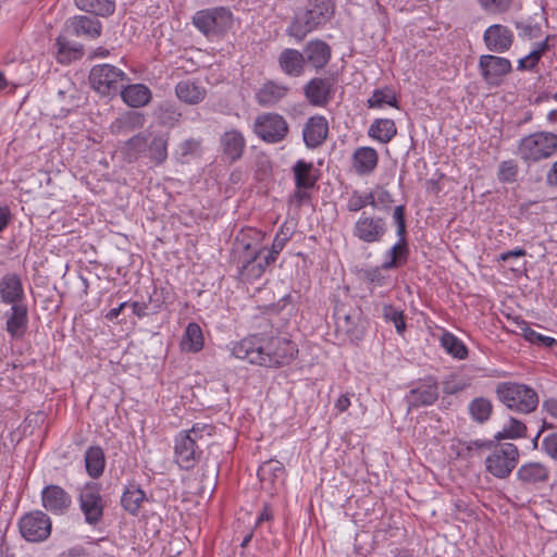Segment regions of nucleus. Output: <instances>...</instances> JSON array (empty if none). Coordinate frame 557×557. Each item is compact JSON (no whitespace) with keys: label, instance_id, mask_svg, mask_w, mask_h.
I'll list each match as a JSON object with an SVG mask.
<instances>
[{"label":"nucleus","instance_id":"obj_49","mask_svg":"<svg viewBox=\"0 0 557 557\" xmlns=\"http://www.w3.org/2000/svg\"><path fill=\"white\" fill-rule=\"evenodd\" d=\"M527 432L525 424L515 418H510L508 423L504 426L502 432H498L495 435V440H504V438H519L523 437Z\"/></svg>","mask_w":557,"mask_h":557},{"label":"nucleus","instance_id":"obj_62","mask_svg":"<svg viewBox=\"0 0 557 557\" xmlns=\"http://www.w3.org/2000/svg\"><path fill=\"white\" fill-rule=\"evenodd\" d=\"M132 310L133 313L139 318L146 317L148 314V306L145 302H133Z\"/></svg>","mask_w":557,"mask_h":557},{"label":"nucleus","instance_id":"obj_16","mask_svg":"<svg viewBox=\"0 0 557 557\" xmlns=\"http://www.w3.org/2000/svg\"><path fill=\"white\" fill-rule=\"evenodd\" d=\"M512 30L502 24H493L488 26L484 34L483 40L486 48L495 53H504L508 51L513 44Z\"/></svg>","mask_w":557,"mask_h":557},{"label":"nucleus","instance_id":"obj_5","mask_svg":"<svg viewBox=\"0 0 557 557\" xmlns=\"http://www.w3.org/2000/svg\"><path fill=\"white\" fill-rule=\"evenodd\" d=\"M557 151V135L550 132H537L523 137L518 152L527 162H539L550 158Z\"/></svg>","mask_w":557,"mask_h":557},{"label":"nucleus","instance_id":"obj_50","mask_svg":"<svg viewBox=\"0 0 557 557\" xmlns=\"http://www.w3.org/2000/svg\"><path fill=\"white\" fill-rule=\"evenodd\" d=\"M521 331L523 337L531 344H536L543 347H553L557 344V341L554 337L545 336L537 333L536 331L528 326L525 322H522Z\"/></svg>","mask_w":557,"mask_h":557},{"label":"nucleus","instance_id":"obj_60","mask_svg":"<svg viewBox=\"0 0 557 557\" xmlns=\"http://www.w3.org/2000/svg\"><path fill=\"white\" fill-rule=\"evenodd\" d=\"M523 256H525V250L522 248H517L513 250H508V251L502 252L498 256V260L505 262L511 258H519V257H523Z\"/></svg>","mask_w":557,"mask_h":557},{"label":"nucleus","instance_id":"obj_64","mask_svg":"<svg viewBox=\"0 0 557 557\" xmlns=\"http://www.w3.org/2000/svg\"><path fill=\"white\" fill-rule=\"evenodd\" d=\"M376 200V208H379L380 205L386 206L389 202H392L391 194L386 190H380L375 195Z\"/></svg>","mask_w":557,"mask_h":557},{"label":"nucleus","instance_id":"obj_48","mask_svg":"<svg viewBox=\"0 0 557 557\" xmlns=\"http://www.w3.org/2000/svg\"><path fill=\"white\" fill-rule=\"evenodd\" d=\"M369 108H382L384 104L397 108L396 94L389 89H375L367 101Z\"/></svg>","mask_w":557,"mask_h":557},{"label":"nucleus","instance_id":"obj_7","mask_svg":"<svg viewBox=\"0 0 557 557\" xmlns=\"http://www.w3.org/2000/svg\"><path fill=\"white\" fill-rule=\"evenodd\" d=\"M193 23L207 37L220 36L232 26L233 15L224 7L210 8L196 12Z\"/></svg>","mask_w":557,"mask_h":557},{"label":"nucleus","instance_id":"obj_39","mask_svg":"<svg viewBox=\"0 0 557 557\" xmlns=\"http://www.w3.org/2000/svg\"><path fill=\"white\" fill-rule=\"evenodd\" d=\"M75 5L87 13L97 16H109L115 10L114 0H74Z\"/></svg>","mask_w":557,"mask_h":557},{"label":"nucleus","instance_id":"obj_51","mask_svg":"<svg viewBox=\"0 0 557 557\" xmlns=\"http://www.w3.org/2000/svg\"><path fill=\"white\" fill-rule=\"evenodd\" d=\"M284 466L277 460H269L262 463L258 470L261 481L274 480L284 474Z\"/></svg>","mask_w":557,"mask_h":557},{"label":"nucleus","instance_id":"obj_20","mask_svg":"<svg viewBox=\"0 0 557 557\" xmlns=\"http://www.w3.org/2000/svg\"><path fill=\"white\" fill-rule=\"evenodd\" d=\"M220 147L223 157L230 162H235L244 154L246 148L245 136L240 131L231 128L221 135Z\"/></svg>","mask_w":557,"mask_h":557},{"label":"nucleus","instance_id":"obj_47","mask_svg":"<svg viewBox=\"0 0 557 557\" xmlns=\"http://www.w3.org/2000/svg\"><path fill=\"white\" fill-rule=\"evenodd\" d=\"M157 116L162 125L173 127L180 122L182 113L176 104L165 102L159 106Z\"/></svg>","mask_w":557,"mask_h":557},{"label":"nucleus","instance_id":"obj_56","mask_svg":"<svg viewBox=\"0 0 557 557\" xmlns=\"http://www.w3.org/2000/svg\"><path fill=\"white\" fill-rule=\"evenodd\" d=\"M541 449L549 458L557 460V432H553L543 438Z\"/></svg>","mask_w":557,"mask_h":557},{"label":"nucleus","instance_id":"obj_9","mask_svg":"<svg viewBox=\"0 0 557 557\" xmlns=\"http://www.w3.org/2000/svg\"><path fill=\"white\" fill-rule=\"evenodd\" d=\"M78 504L87 524L96 527L102 521L106 502L97 483H87L81 488Z\"/></svg>","mask_w":557,"mask_h":557},{"label":"nucleus","instance_id":"obj_36","mask_svg":"<svg viewBox=\"0 0 557 557\" xmlns=\"http://www.w3.org/2000/svg\"><path fill=\"white\" fill-rule=\"evenodd\" d=\"M181 349L186 352H198L203 348L201 327L194 322L188 323L181 341Z\"/></svg>","mask_w":557,"mask_h":557},{"label":"nucleus","instance_id":"obj_24","mask_svg":"<svg viewBox=\"0 0 557 557\" xmlns=\"http://www.w3.org/2000/svg\"><path fill=\"white\" fill-rule=\"evenodd\" d=\"M28 325V309L25 304L11 306L7 313L5 330L13 338H22Z\"/></svg>","mask_w":557,"mask_h":557},{"label":"nucleus","instance_id":"obj_25","mask_svg":"<svg viewBox=\"0 0 557 557\" xmlns=\"http://www.w3.org/2000/svg\"><path fill=\"white\" fill-rule=\"evenodd\" d=\"M517 479L524 485L546 483L549 479V468L537 461L527 462L518 469Z\"/></svg>","mask_w":557,"mask_h":557},{"label":"nucleus","instance_id":"obj_46","mask_svg":"<svg viewBox=\"0 0 557 557\" xmlns=\"http://www.w3.org/2000/svg\"><path fill=\"white\" fill-rule=\"evenodd\" d=\"M368 205H370L372 208H376L375 194H362L358 190H354L347 199L346 208L350 212H358L366 208Z\"/></svg>","mask_w":557,"mask_h":557},{"label":"nucleus","instance_id":"obj_54","mask_svg":"<svg viewBox=\"0 0 557 557\" xmlns=\"http://www.w3.org/2000/svg\"><path fill=\"white\" fill-rule=\"evenodd\" d=\"M518 164L515 160H506L499 164L498 180L504 183H513L518 176Z\"/></svg>","mask_w":557,"mask_h":557},{"label":"nucleus","instance_id":"obj_63","mask_svg":"<svg viewBox=\"0 0 557 557\" xmlns=\"http://www.w3.org/2000/svg\"><path fill=\"white\" fill-rule=\"evenodd\" d=\"M546 182L549 186L557 187V161L553 163L546 174Z\"/></svg>","mask_w":557,"mask_h":557},{"label":"nucleus","instance_id":"obj_30","mask_svg":"<svg viewBox=\"0 0 557 557\" xmlns=\"http://www.w3.org/2000/svg\"><path fill=\"white\" fill-rule=\"evenodd\" d=\"M281 70L289 76H300L305 67L304 53L296 49H284L278 57Z\"/></svg>","mask_w":557,"mask_h":557},{"label":"nucleus","instance_id":"obj_11","mask_svg":"<svg viewBox=\"0 0 557 557\" xmlns=\"http://www.w3.org/2000/svg\"><path fill=\"white\" fill-rule=\"evenodd\" d=\"M18 529L27 542L39 543L49 537L51 520L40 510L30 511L18 520Z\"/></svg>","mask_w":557,"mask_h":557},{"label":"nucleus","instance_id":"obj_28","mask_svg":"<svg viewBox=\"0 0 557 557\" xmlns=\"http://www.w3.org/2000/svg\"><path fill=\"white\" fill-rule=\"evenodd\" d=\"M305 63L308 62L314 69L324 67L331 58L330 46L322 40L309 41L304 50Z\"/></svg>","mask_w":557,"mask_h":557},{"label":"nucleus","instance_id":"obj_22","mask_svg":"<svg viewBox=\"0 0 557 557\" xmlns=\"http://www.w3.org/2000/svg\"><path fill=\"white\" fill-rule=\"evenodd\" d=\"M25 293L21 277L15 273H8L0 280V300L5 305L24 304Z\"/></svg>","mask_w":557,"mask_h":557},{"label":"nucleus","instance_id":"obj_13","mask_svg":"<svg viewBox=\"0 0 557 557\" xmlns=\"http://www.w3.org/2000/svg\"><path fill=\"white\" fill-rule=\"evenodd\" d=\"M386 231L387 226L383 218L363 212L355 222L352 234L363 243L373 244L381 242Z\"/></svg>","mask_w":557,"mask_h":557},{"label":"nucleus","instance_id":"obj_21","mask_svg":"<svg viewBox=\"0 0 557 557\" xmlns=\"http://www.w3.org/2000/svg\"><path fill=\"white\" fill-rule=\"evenodd\" d=\"M329 123L322 115H313L308 119L302 129V138L308 148L321 146L327 138Z\"/></svg>","mask_w":557,"mask_h":557},{"label":"nucleus","instance_id":"obj_41","mask_svg":"<svg viewBox=\"0 0 557 557\" xmlns=\"http://www.w3.org/2000/svg\"><path fill=\"white\" fill-rule=\"evenodd\" d=\"M441 346L453 358L463 360L468 357V348L461 339L450 332H444L440 338Z\"/></svg>","mask_w":557,"mask_h":557},{"label":"nucleus","instance_id":"obj_32","mask_svg":"<svg viewBox=\"0 0 557 557\" xmlns=\"http://www.w3.org/2000/svg\"><path fill=\"white\" fill-rule=\"evenodd\" d=\"M145 124L144 114L136 111H127L117 116L111 124L110 128L113 134H126L137 128H141Z\"/></svg>","mask_w":557,"mask_h":557},{"label":"nucleus","instance_id":"obj_61","mask_svg":"<svg viewBox=\"0 0 557 557\" xmlns=\"http://www.w3.org/2000/svg\"><path fill=\"white\" fill-rule=\"evenodd\" d=\"M350 406V398L348 394L341 395L335 401V409L337 412L342 413L346 411Z\"/></svg>","mask_w":557,"mask_h":557},{"label":"nucleus","instance_id":"obj_43","mask_svg":"<svg viewBox=\"0 0 557 557\" xmlns=\"http://www.w3.org/2000/svg\"><path fill=\"white\" fill-rule=\"evenodd\" d=\"M194 444L201 449L203 445H208L214 434V426L208 423H195L190 430L184 431Z\"/></svg>","mask_w":557,"mask_h":557},{"label":"nucleus","instance_id":"obj_59","mask_svg":"<svg viewBox=\"0 0 557 557\" xmlns=\"http://www.w3.org/2000/svg\"><path fill=\"white\" fill-rule=\"evenodd\" d=\"M542 408L552 419L557 420V397L545 399Z\"/></svg>","mask_w":557,"mask_h":557},{"label":"nucleus","instance_id":"obj_12","mask_svg":"<svg viewBox=\"0 0 557 557\" xmlns=\"http://www.w3.org/2000/svg\"><path fill=\"white\" fill-rule=\"evenodd\" d=\"M244 251L238 257L239 275L245 281L259 278L271 263L263 259L264 250L252 247L250 243H242Z\"/></svg>","mask_w":557,"mask_h":557},{"label":"nucleus","instance_id":"obj_34","mask_svg":"<svg viewBox=\"0 0 557 557\" xmlns=\"http://www.w3.org/2000/svg\"><path fill=\"white\" fill-rule=\"evenodd\" d=\"M145 500L146 493L137 484H128L122 494L121 505L127 512L136 516Z\"/></svg>","mask_w":557,"mask_h":557},{"label":"nucleus","instance_id":"obj_38","mask_svg":"<svg viewBox=\"0 0 557 557\" xmlns=\"http://www.w3.org/2000/svg\"><path fill=\"white\" fill-rule=\"evenodd\" d=\"M85 466L87 473L94 478H99L104 470L106 457L101 447L91 446L85 453Z\"/></svg>","mask_w":557,"mask_h":557},{"label":"nucleus","instance_id":"obj_2","mask_svg":"<svg viewBox=\"0 0 557 557\" xmlns=\"http://www.w3.org/2000/svg\"><path fill=\"white\" fill-rule=\"evenodd\" d=\"M334 13V0H306L304 9L295 14L287 33L301 41L309 33L326 24Z\"/></svg>","mask_w":557,"mask_h":557},{"label":"nucleus","instance_id":"obj_35","mask_svg":"<svg viewBox=\"0 0 557 557\" xmlns=\"http://www.w3.org/2000/svg\"><path fill=\"white\" fill-rule=\"evenodd\" d=\"M71 25L76 36L98 38L101 34V23L86 15H77L71 20Z\"/></svg>","mask_w":557,"mask_h":557},{"label":"nucleus","instance_id":"obj_8","mask_svg":"<svg viewBox=\"0 0 557 557\" xmlns=\"http://www.w3.org/2000/svg\"><path fill=\"white\" fill-rule=\"evenodd\" d=\"M125 77L122 70L111 64L95 65L89 73L92 89L108 97H113L121 91Z\"/></svg>","mask_w":557,"mask_h":557},{"label":"nucleus","instance_id":"obj_10","mask_svg":"<svg viewBox=\"0 0 557 557\" xmlns=\"http://www.w3.org/2000/svg\"><path fill=\"white\" fill-rule=\"evenodd\" d=\"M253 132L263 141L277 144L287 136L288 123L281 114L267 112L256 117Z\"/></svg>","mask_w":557,"mask_h":557},{"label":"nucleus","instance_id":"obj_58","mask_svg":"<svg viewBox=\"0 0 557 557\" xmlns=\"http://www.w3.org/2000/svg\"><path fill=\"white\" fill-rule=\"evenodd\" d=\"M539 53L531 51L524 58L518 60V71H533L540 62Z\"/></svg>","mask_w":557,"mask_h":557},{"label":"nucleus","instance_id":"obj_18","mask_svg":"<svg viewBox=\"0 0 557 557\" xmlns=\"http://www.w3.org/2000/svg\"><path fill=\"white\" fill-rule=\"evenodd\" d=\"M438 398V385L434 377H426L411 388L406 396L408 406L418 408L421 406H430Z\"/></svg>","mask_w":557,"mask_h":557},{"label":"nucleus","instance_id":"obj_42","mask_svg":"<svg viewBox=\"0 0 557 557\" xmlns=\"http://www.w3.org/2000/svg\"><path fill=\"white\" fill-rule=\"evenodd\" d=\"M387 256L389 260L382 264L383 269L389 270L403 265L408 258L406 237H399L398 242L388 250Z\"/></svg>","mask_w":557,"mask_h":557},{"label":"nucleus","instance_id":"obj_6","mask_svg":"<svg viewBox=\"0 0 557 557\" xmlns=\"http://www.w3.org/2000/svg\"><path fill=\"white\" fill-rule=\"evenodd\" d=\"M491 454L485 459V469L497 479H506L517 467L519 449L512 443L495 444L493 442Z\"/></svg>","mask_w":557,"mask_h":557},{"label":"nucleus","instance_id":"obj_17","mask_svg":"<svg viewBox=\"0 0 557 557\" xmlns=\"http://www.w3.org/2000/svg\"><path fill=\"white\" fill-rule=\"evenodd\" d=\"M41 504L51 513L63 515L71 507L72 497L61 486L50 484L41 491Z\"/></svg>","mask_w":557,"mask_h":557},{"label":"nucleus","instance_id":"obj_40","mask_svg":"<svg viewBox=\"0 0 557 557\" xmlns=\"http://www.w3.org/2000/svg\"><path fill=\"white\" fill-rule=\"evenodd\" d=\"M313 164L304 160H298L294 168L296 187L298 189H309L314 186L317 177L312 174Z\"/></svg>","mask_w":557,"mask_h":557},{"label":"nucleus","instance_id":"obj_52","mask_svg":"<svg viewBox=\"0 0 557 557\" xmlns=\"http://www.w3.org/2000/svg\"><path fill=\"white\" fill-rule=\"evenodd\" d=\"M288 240V237L286 235L281 236V234H277L272 243V247L270 249L268 248H259L260 250H264L263 259L265 260V263H273L277 259V256L283 250L286 242Z\"/></svg>","mask_w":557,"mask_h":557},{"label":"nucleus","instance_id":"obj_53","mask_svg":"<svg viewBox=\"0 0 557 557\" xmlns=\"http://www.w3.org/2000/svg\"><path fill=\"white\" fill-rule=\"evenodd\" d=\"M383 314H384V318L387 321H391V322L394 323L395 329H396L398 334H403L404 333V331L406 329V323H405V320H404L403 311L396 309L392 305H385L383 307Z\"/></svg>","mask_w":557,"mask_h":557},{"label":"nucleus","instance_id":"obj_3","mask_svg":"<svg viewBox=\"0 0 557 557\" xmlns=\"http://www.w3.org/2000/svg\"><path fill=\"white\" fill-rule=\"evenodd\" d=\"M168 134L146 129L126 140L123 152L128 162L136 161L144 156L160 165L168 158Z\"/></svg>","mask_w":557,"mask_h":557},{"label":"nucleus","instance_id":"obj_26","mask_svg":"<svg viewBox=\"0 0 557 557\" xmlns=\"http://www.w3.org/2000/svg\"><path fill=\"white\" fill-rule=\"evenodd\" d=\"M336 330L354 337L357 336V329L360 313L357 310H347L344 305H336L334 308Z\"/></svg>","mask_w":557,"mask_h":557},{"label":"nucleus","instance_id":"obj_55","mask_svg":"<svg viewBox=\"0 0 557 557\" xmlns=\"http://www.w3.org/2000/svg\"><path fill=\"white\" fill-rule=\"evenodd\" d=\"M512 0H479L481 7L492 13H502L509 9Z\"/></svg>","mask_w":557,"mask_h":557},{"label":"nucleus","instance_id":"obj_45","mask_svg":"<svg viewBox=\"0 0 557 557\" xmlns=\"http://www.w3.org/2000/svg\"><path fill=\"white\" fill-rule=\"evenodd\" d=\"M492 403L483 397L473 399L469 405L471 418L479 423L487 421L492 414Z\"/></svg>","mask_w":557,"mask_h":557},{"label":"nucleus","instance_id":"obj_29","mask_svg":"<svg viewBox=\"0 0 557 557\" xmlns=\"http://www.w3.org/2000/svg\"><path fill=\"white\" fill-rule=\"evenodd\" d=\"M123 101L132 108H141L147 106L151 98L152 92L144 84H133L121 89L119 92Z\"/></svg>","mask_w":557,"mask_h":557},{"label":"nucleus","instance_id":"obj_4","mask_svg":"<svg viewBox=\"0 0 557 557\" xmlns=\"http://www.w3.org/2000/svg\"><path fill=\"white\" fill-rule=\"evenodd\" d=\"M496 396L509 410L528 414L539 406V395L529 385L516 382H502L496 386Z\"/></svg>","mask_w":557,"mask_h":557},{"label":"nucleus","instance_id":"obj_19","mask_svg":"<svg viewBox=\"0 0 557 557\" xmlns=\"http://www.w3.org/2000/svg\"><path fill=\"white\" fill-rule=\"evenodd\" d=\"M304 91L311 104L315 107L325 106L332 99L334 81L329 77L312 78L306 84Z\"/></svg>","mask_w":557,"mask_h":557},{"label":"nucleus","instance_id":"obj_15","mask_svg":"<svg viewBox=\"0 0 557 557\" xmlns=\"http://www.w3.org/2000/svg\"><path fill=\"white\" fill-rule=\"evenodd\" d=\"M201 453L202 450L194 444L193 440H190L185 432H180L176 435L174 458L180 468L185 470L194 468L196 462L199 460Z\"/></svg>","mask_w":557,"mask_h":557},{"label":"nucleus","instance_id":"obj_23","mask_svg":"<svg viewBox=\"0 0 557 557\" xmlns=\"http://www.w3.org/2000/svg\"><path fill=\"white\" fill-rule=\"evenodd\" d=\"M288 92V86L274 81H267L256 91L255 98L259 106L273 108L286 98Z\"/></svg>","mask_w":557,"mask_h":557},{"label":"nucleus","instance_id":"obj_27","mask_svg":"<svg viewBox=\"0 0 557 557\" xmlns=\"http://www.w3.org/2000/svg\"><path fill=\"white\" fill-rule=\"evenodd\" d=\"M379 154L372 147H359L352 154V168L359 175L371 174L377 166Z\"/></svg>","mask_w":557,"mask_h":557},{"label":"nucleus","instance_id":"obj_37","mask_svg":"<svg viewBox=\"0 0 557 557\" xmlns=\"http://www.w3.org/2000/svg\"><path fill=\"white\" fill-rule=\"evenodd\" d=\"M397 134L395 122L391 119H377L369 127L368 135L381 144L389 143Z\"/></svg>","mask_w":557,"mask_h":557},{"label":"nucleus","instance_id":"obj_44","mask_svg":"<svg viewBox=\"0 0 557 557\" xmlns=\"http://www.w3.org/2000/svg\"><path fill=\"white\" fill-rule=\"evenodd\" d=\"M57 58L60 63H70L82 55V49L71 45L64 37L59 36L55 40Z\"/></svg>","mask_w":557,"mask_h":557},{"label":"nucleus","instance_id":"obj_31","mask_svg":"<svg viewBox=\"0 0 557 557\" xmlns=\"http://www.w3.org/2000/svg\"><path fill=\"white\" fill-rule=\"evenodd\" d=\"M206 89L196 82L186 79L176 84V97L187 104H198L206 98Z\"/></svg>","mask_w":557,"mask_h":557},{"label":"nucleus","instance_id":"obj_57","mask_svg":"<svg viewBox=\"0 0 557 557\" xmlns=\"http://www.w3.org/2000/svg\"><path fill=\"white\" fill-rule=\"evenodd\" d=\"M393 220L396 224V233L398 237H406V220H405V207L397 206L393 212Z\"/></svg>","mask_w":557,"mask_h":557},{"label":"nucleus","instance_id":"obj_33","mask_svg":"<svg viewBox=\"0 0 557 557\" xmlns=\"http://www.w3.org/2000/svg\"><path fill=\"white\" fill-rule=\"evenodd\" d=\"M493 441L475 440V441H462L459 438L453 440L450 444V450L457 458L470 459L473 457L474 451L481 449H491Z\"/></svg>","mask_w":557,"mask_h":557},{"label":"nucleus","instance_id":"obj_14","mask_svg":"<svg viewBox=\"0 0 557 557\" xmlns=\"http://www.w3.org/2000/svg\"><path fill=\"white\" fill-rule=\"evenodd\" d=\"M479 70L488 85L498 86L503 78L511 72L512 65L507 58L483 54L479 59Z\"/></svg>","mask_w":557,"mask_h":557},{"label":"nucleus","instance_id":"obj_1","mask_svg":"<svg viewBox=\"0 0 557 557\" xmlns=\"http://www.w3.org/2000/svg\"><path fill=\"white\" fill-rule=\"evenodd\" d=\"M297 352L296 345L286 337L250 336L234 344L235 358L262 367H281L289 363Z\"/></svg>","mask_w":557,"mask_h":557}]
</instances>
